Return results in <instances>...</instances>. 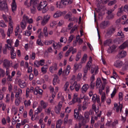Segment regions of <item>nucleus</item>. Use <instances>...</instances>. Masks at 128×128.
<instances>
[{
	"instance_id": "27",
	"label": "nucleus",
	"mask_w": 128,
	"mask_h": 128,
	"mask_svg": "<svg viewBox=\"0 0 128 128\" xmlns=\"http://www.w3.org/2000/svg\"><path fill=\"white\" fill-rule=\"evenodd\" d=\"M92 58L91 56H90L89 58V61L88 62L86 66V68H87L88 69H90L92 64Z\"/></svg>"
},
{
	"instance_id": "41",
	"label": "nucleus",
	"mask_w": 128,
	"mask_h": 128,
	"mask_svg": "<svg viewBox=\"0 0 128 128\" xmlns=\"http://www.w3.org/2000/svg\"><path fill=\"white\" fill-rule=\"evenodd\" d=\"M115 30V29L113 28H111L110 29V30H109V31L107 32L105 36L107 38V36L108 35L114 32Z\"/></svg>"
},
{
	"instance_id": "42",
	"label": "nucleus",
	"mask_w": 128,
	"mask_h": 128,
	"mask_svg": "<svg viewBox=\"0 0 128 128\" xmlns=\"http://www.w3.org/2000/svg\"><path fill=\"white\" fill-rule=\"evenodd\" d=\"M69 83L68 82H66L63 88L64 90L65 91L67 92L68 91V86Z\"/></svg>"
},
{
	"instance_id": "36",
	"label": "nucleus",
	"mask_w": 128,
	"mask_h": 128,
	"mask_svg": "<svg viewBox=\"0 0 128 128\" xmlns=\"http://www.w3.org/2000/svg\"><path fill=\"white\" fill-rule=\"evenodd\" d=\"M48 68V66L47 65L44 66L41 68L42 72L43 74H45L47 72V69Z\"/></svg>"
},
{
	"instance_id": "47",
	"label": "nucleus",
	"mask_w": 128,
	"mask_h": 128,
	"mask_svg": "<svg viewBox=\"0 0 128 128\" xmlns=\"http://www.w3.org/2000/svg\"><path fill=\"white\" fill-rule=\"evenodd\" d=\"M32 4V3H31V1L30 3L28 2L27 0H26L24 2V5L27 8H29L30 6H32L31 5Z\"/></svg>"
},
{
	"instance_id": "8",
	"label": "nucleus",
	"mask_w": 128,
	"mask_h": 128,
	"mask_svg": "<svg viewBox=\"0 0 128 128\" xmlns=\"http://www.w3.org/2000/svg\"><path fill=\"white\" fill-rule=\"evenodd\" d=\"M74 116L76 119L82 120L84 119V118L81 115H79L78 110L76 108L74 110Z\"/></svg>"
},
{
	"instance_id": "58",
	"label": "nucleus",
	"mask_w": 128,
	"mask_h": 128,
	"mask_svg": "<svg viewBox=\"0 0 128 128\" xmlns=\"http://www.w3.org/2000/svg\"><path fill=\"white\" fill-rule=\"evenodd\" d=\"M74 38V35H71L69 37L68 42V43H70L72 40Z\"/></svg>"
},
{
	"instance_id": "25",
	"label": "nucleus",
	"mask_w": 128,
	"mask_h": 128,
	"mask_svg": "<svg viewBox=\"0 0 128 128\" xmlns=\"http://www.w3.org/2000/svg\"><path fill=\"white\" fill-rule=\"evenodd\" d=\"M19 84L22 88H24L26 86V83L25 81L19 80L18 81Z\"/></svg>"
},
{
	"instance_id": "11",
	"label": "nucleus",
	"mask_w": 128,
	"mask_h": 128,
	"mask_svg": "<svg viewBox=\"0 0 128 128\" xmlns=\"http://www.w3.org/2000/svg\"><path fill=\"white\" fill-rule=\"evenodd\" d=\"M3 65L6 68L9 67L12 64V62L10 60H9L7 59H4L3 61Z\"/></svg>"
},
{
	"instance_id": "12",
	"label": "nucleus",
	"mask_w": 128,
	"mask_h": 128,
	"mask_svg": "<svg viewBox=\"0 0 128 128\" xmlns=\"http://www.w3.org/2000/svg\"><path fill=\"white\" fill-rule=\"evenodd\" d=\"M58 68L57 64L56 63H54L50 67L49 70L50 72L54 73L55 71L57 70Z\"/></svg>"
},
{
	"instance_id": "43",
	"label": "nucleus",
	"mask_w": 128,
	"mask_h": 128,
	"mask_svg": "<svg viewBox=\"0 0 128 128\" xmlns=\"http://www.w3.org/2000/svg\"><path fill=\"white\" fill-rule=\"evenodd\" d=\"M71 68L70 66L68 65L67 66L65 72V74L66 75H68L70 72V70Z\"/></svg>"
},
{
	"instance_id": "1",
	"label": "nucleus",
	"mask_w": 128,
	"mask_h": 128,
	"mask_svg": "<svg viewBox=\"0 0 128 128\" xmlns=\"http://www.w3.org/2000/svg\"><path fill=\"white\" fill-rule=\"evenodd\" d=\"M8 18V28L6 33L7 36L8 37H10V34L13 32L14 23L11 16H9Z\"/></svg>"
},
{
	"instance_id": "15",
	"label": "nucleus",
	"mask_w": 128,
	"mask_h": 128,
	"mask_svg": "<svg viewBox=\"0 0 128 128\" xmlns=\"http://www.w3.org/2000/svg\"><path fill=\"white\" fill-rule=\"evenodd\" d=\"M92 100L94 103H95L96 101L98 103H99L100 102L99 96L96 94H94L93 95Z\"/></svg>"
},
{
	"instance_id": "48",
	"label": "nucleus",
	"mask_w": 128,
	"mask_h": 128,
	"mask_svg": "<svg viewBox=\"0 0 128 128\" xmlns=\"http://www.w3.org/2000/svg\"><path fill=\"white\" fill-rule=\"evenodd\" d=\"M101 80L100 78L97 79L96 82V86L98 88L100 87V85L101 84Z\"/></svg>"
},
{
	"instance_id": "21",
	"label": "nucleus",
	"mask_w": 128,
	"mask_h": 128,
	"mask_svg": "<svg viewBox=\"0 0 128 128\" xmlns=\"http://www.w3.org/2000/svg\"><path fill=\"white\" fill-rule=\"evenodd\" d=\"M52 44H53L52 46L55 49H59L62 46L61 44L59 43H58L54 40Z\"/></svg>"
},
{
	"instance_id": "2",
	"label": "nucleus",
	"mask_w": 128,
	"mask_h": 128,
	"mask_svg": "<svg viewBox=\"0 0 128 128\" xmlns=\"http://www.w3.org/2000/svg\"><path fill=\"white\" fill-rule=\"evenodd\" d=\"M38 0H31V3H32L30 6V10L32 14H34L36 11V7L38 4Z\"/></svg>"
},
{
	"instance_id": "33",
	"label": "nucleus",
	"mask_w": 128,
	"mask_h": 128,
	"mask_svg": "<svg viewBox=\"0 0 128 128\" xmlns=\"http://www.w3.org/2000/svg\"><path fill=\"white\" fill-rule=\"evenodd\" d=\"M56 7L58 8H62L64 6L62 4V0L60 1H58L56 2Z\"/></svg>"
},
{
	"instance_id": "32",
	"label": "nucleus",
	"mask_w": 128,
	"mask_h": 128,
	"mask_svg": "<svg viewBox=\"0 0 128 128\" xmlns=\"http://www.w3.org/2000/svg\"><path fill=\"white\" fill-rule=\"evenodd\" d=\"M73 85L74 86L77 92L78 91L80 87V84L77 83L76 82H75L73 84Z\"/></svg>"
},
{
	"instance_id": "35",
	"label": "nucleus",
	"mask_w": 128,
	"mask_h": 128,
	"mask_svg": "<svg viewBox=\"0 0 128 128\" xmlns=\"http://www.w3.org/2000/svg\"><path fill=\"white\" fill-rule=\"evenodd\" d=\"M128 46V41H127L121 45L119 47L120 49H123Z\"/></svg>"
},
{
	"instance_id": "24",
	"label": "nucleus",
	"mask_w": 128,
	"mask_h": 128,
	"mask_svg": "<svg viewBox=\"0 0 128 128\" xmlns=\"http://www.w3.org/2000/svg\"><path fill=\"white\" fill-rule=\"evenodd\" d=\"M93 112V111L92 110H90L89 112V113L88 112H86L84 114V117L85 119L86 120H88L89 119V114H92Z\"/></svg>"
},
{
	"instance_id": "17",
	"label": "nucleus",
	"mask_w": 128,
	"mask_h": 128,
	"mask_svg": "<svg viewBox=\"0 0 128 128\" xmlns=\"http://www.w3.org/2000/svg\"><path fill=\"white\" fill-rule=\"evenodd\" d=\"M89 88V86L88 84H84L81 89V92L82 93H85Z\"/></svg>"
},
{
	"instance_id": "49",
	"label": "nucleus",
	"mask_w": 128,
	"mask_h": 128,
	"mask_svg": "<svg viewBox=\"0 0 128 128\" xmlns=\"http://www.w3.org/2000/svg\"><path fill=\"white\" fill-rule=\"evenodd\" d=\"M128 114V110L127 109H126L125 110V112L124 114L122 113V119L123 120H125V116H126Z\"/></svg>"
},
{
	"instance_id": "55",
	"label": "nucleus",
	"mask_w": 128,
	"mask_h": 128,
	"mask_svg": "<svg viewBox=\"0 0 128 128\" xmlns=\"http://www.w3.org/2000/svg\"><path fill=\"white\" fill-rule=\"evenodd\" d=\"M87 107V104L86 102L84 101L83 102V105L82 106V109L83 110H86Z\"/></svg>"
},
{
	"instance_id": "23",
	"label": "nucleus",
	"mask_w": 128,
	"mask_h": 128,
	"mask_svg": "<svg viewBox=\"0 0 128 128\" xmlns=\"http://www.w3.org/2000/svg\"><path fill=\"white\" fill-rule=\"evenodd\" d=\"M109 24V22L108 21H104L102 22L100 24V27L102 28H106L108 25Z\"/></svg>"
},
{
	"instance_id": "63",
	"label": "nucleus",
	"mask_w": 128,
	"mask_h": 128,
	"mask_svg": "<svg viewBox=\"0 0 128 128\" xmlns=\"http://www.w3.org/2000/svg\"><path fill=\"white\" fill-rule=\"evenodd\" d=\"M36 44L38 45L41 46H42L43 45V43L41 42V40L40 38H38L37 39L36 41Z\"/></svg>"
},
{
	"instance_id": "22",
	"label": "nucleus",
	"mask_w": 128,
	"mask_h": 128,
	"mask_svg": "<svg viewBox=\"0 0 128 128\" xmlns=\"http://www.w3.org/2000/svg\"><path fill=\"white\" fill-rule=\"evenodd\" d=\"M45 2H40V3H39V2H38V4L37 6V9L38 10L40 11L41 10H42V6H44V5L45 4Z\"/></svg>"
},
{
	"instance_id": "30",
	"label": "nucleus",
	"mask_w": 128,
	"mask_h": 128,
	"mask_svg": "<svg viewBox=\"0 0 128 128\" xmlns=\"http://www.w3.org/2000/svg\"><path fill=\"white\" fill-rule=\"evenodd\" d=\"M43 31L44 36L46 37H48V28L46 26H45L43 28Z\"/></svg>"
},
{
	"instance_id": "6",
	"label": "nucleus",
	"mask_w": 128,
	"mask_h": 128,
	"mask_svg": "<svg viewBox=\"0 0 128 128\" xmlns=\"http://www.w3.org/2000/svg\"><path fill=\"white\" fill-rule=\"evenodd\" d=\"M50 17V16L48 14L44 16L43 19L41 22V25L44 26L46 25L49 21Z\"/></svg>"
},
{
	"instance_id": "62",
	"label": "nucleus",
	"mask_w": 128,
	"mask_h": 128,
	"mask_svg": "<svg viewBox=\"0 0 128 128\" xmlns=\"http://www.w3.org/2000/svg\"><path fill=\"white\" fill-rule=\"evenodd\" d=\"M101 100L102 102H104L106 100V95L105 93H103L101 95Z\"/></svg>"
},
{
	"instance_id": "13",
	"label": "nucleus",
	"mask_w": 128,
	"mask_h": 128,
	"mask_svg": "<svg viewBox=\"0 0 128 128\" xmlns=\"http://www.w3.org/2000/svg\"><path fill=\"white\" fill-rule=\"evenodd\" d=\"M11 6L12 11L14 12L17 9V6L15 0H12V2L11 4Z\"/></svg>"
},
{
	"instance_id": "37",
	"label": "nucleus",
	"mask_w": 128,
	"mask_h": 128,
	"mask_svg": "<svg viewBox=\"0 0 128 128\" xmlns=\"http://www.w3.org/2000/svg\"><path fill=\"white\" fill-rule=\"evenodd\" d=\"M22 93V90L20 88H18V92H16L15 97L16 98H19L20 96H21Z\"/></svg>"
},
{
	"instance_id": "4",
	"label": "nucleus",
	"mask_w": 128,
	"mask_h": 128,
	"mask_svg": "<svg viewBox=\"0 0 128 128\" xmlns=\"http://www.w3.org/2000/svg\"><path fill=\"white\" fill-rule=\"evenodd\" d=\"M34 91V88L33 87H31L30 89L28 88H27L26 90V97L27 98L29 97L31 99L32 97L31 93H32Z\"/></svg>"
},
{
	"instance_id": "10",
	"label": "nucleus",
	"mask_w": 128,
	"mask_h": 128,
	"mask_svg": "<svg viewBox=\"0 0 128 128\" xmlns=\"http://www.w3.org/2000/svg\"><path fill=\"white\" fill-rule=\"evenodd\" d=\"M98 68L97 66L93 65L91 67V74L94 73L96 74L98 73Z\"/></svg>"
},
{
	"instance_id": "60",
	"label": "nucleus",
	"mask_w": 128,
	"mask_h": 128,
	"mask_svg": "<svg viewBox=\"0 0 128 128\" xmlns=\"http://www.w3.org/2000/svg\"><path fill=\"white\" fill-rule=\"evenodd\" d=\"M81 52H79L78 53L75 59L76 61H78L80 58L81 57Z\"/></svg>"
},
{
	"instance_id": "53",
	"label": "nucleus",
	"mask_w": 128,
	"mask_h": 128,
	"mask_svg": "<svg viewBox=\"0 0 128 128\" xmlns=\"http://www.w3.org/2000/svg\"><path fill=\"white\" fill-rule=\"evenodd\" d=\"M44 80L42 78L36 81V83L38 85H41L42 83L44 82Z\"/></svg>"
},
{
	"instance_id": "39",
	"label": "nucleus",
	"mask_w": 128,
	"mask_h": 128,
	"mask_svg": "<svg viewBox=\"0 0 128 128\" xmlns=\"http://www.w3.org/2000/svg\"><path fill=\"white\" fill-rule=\"evenodd\" d=\"M123 6H122L121 7L118 8V11L117 14V15L118 16H120L122 14L123 12Z\"/></svg>"
},
{
	"instance_id": "45",
	"label": "nucleus",
	"mask_w": 128,
	"mask_h": 128,
	"mask_svg": "<svg viewBox=\"0 0 128 128\" xmlns=\"http://www.w3.org/2000/svg\"><path fill=\"white\" fill-rule=\"evenodd\" d=\"M0 33L2 36V39H4L5 38L6 35L5 34L4 31L3 29L0 30Z\"/></svg>"
},
{
	"instance_id": "19",
	"label": "nucleus",
	"mask_w": 128,
	"mask_h": 128,
	"mask_svg": "<svg viewBox=\"0 0 128 128\" xmlns=\"http://www.w3.org/2000/svg\"><path fill=\"white\" fill-rule=\"evenodd\" d=\"M8 49H10V54L11 58L12 59H14L15 58L16 56V54L14 52V50L12 48L8 46Z\"/></svg>"
},
{
	"instance_id": "16",
	"label": "nucleus",
	"mask_w": 128,
	"mask_h": 128,
	"mask_svg": "<svg viewBox=\"0 0 128 128\" xmlns=\"http://www.w3.org/2000/svg\"><path fill=\"white\" fill-rule=\"evenodd\" d=\"M126 55V52L122 50L120 52L117 54V56L119 58H122L125 57Z\"/></svg>"
},
{
	"instance_id": "28",
	"label": "nucleus",
	"mask_w": 128,
	"mask_h": 128,
	"mask_svg": "<svg viewBox=\"0 0 128 128\" xmlns=\"http://www.w3.org/2000/svg\"><path fill=\"white\" fill-rule=\"evenodd\" d=\"M35 90L36 92V93L35 94V91L34 92V93L36 95L38 94L40 95H41L42 94V92H43V90L42 89H39V88L38 87L36 88L35 89Z\"/></svg>"
},
{
	"instance_id": "56",
	"label": "nucleus",
	"mask_w": 128,
	"mask_h": 128,
	"mask_svg": "<svg viewBox=\"0 0 128 128\" xmlns=\"http://www.w3.org/2000/svg\"><path fill=\"white\" fill-rule=\"evenodd\" d=\"M20 29V27L19 25H18L16 26L15 30V35L16 36L18 34V32L19 31V30Z\"/></svg>"
},
{
	"instance_id": "52",
	"label": "nucleus",
	"mask_w": 128,
	"mask_h": 128,
	"mask_svg": "<svg viewBox=\"0 0 128 128\" xmlns=\"http://www.w3.org/2000/svg\"><path fill=\"white\" fill-rule=\"evenodd\" d=\"M20 26L22 29H25L26 24V23L25 22H23V21L21 22L20 23Z\"/></svg>"
},
{
	"instance_id": "46",
	"label": "nucleus",
	"mask_w": 128,
	"mask_h": 128,
	"mask_svg": "<svg viewBox=\"0 0 128 128\" xmlns=\"http://www.w3.org/2000/svg\"><path fill=\"white\" fill-rule=\"evenodd\" d=\"M24 35L26 36H29L31 34L32 32L30 30H26L24 32Z\"/></svg>"
},
{
	"instance_id": "3",
	"label": "nucleus",
	"mask_w": 128,
	"mask_h": 128,
	"mask_svg": "<svg viewBox=\"0 0 128 128\" xmlns=\"http://www.w3.org/2000/svg\"><path fill=\"white\" fill-rule=\"evenodd\" d=\"M0 10L5 12L8 11V8L6 1L4 0H0Z\"/></svg>"
},
{
	"instance_id": "5",
	"label": "nucleus",
	"mask_w": 128,
	"mask_h": 128,
	"mask_svg": "<svg viewBox=\"0 0 128 128\" xmlns=\"http://www.w3.org/2000/svg\"><path fill=\"white\" fill-rule=\"evenodd\" d=\"M96 5L98 8L96 9V11L100 13L101 14H104V12L103 10L100 8L102 3V0H96Z\"/></svg>"
},
{
	"instance_id": "38",
	"label": "nucleus",
	"mask_w": 128,
	"mask_h": 128,
	"mask_svg": "<svg viewBox=\"0 0 128 128\" xmlns=\"http://www.w3.org/2000/svg\"><path fill=\"white\" fill-rule=\"evenodd\" d=\"M112 40L111 39H108L104 42V46H110L112 43Z\"/></svg>"
},
{
	"instance_id": "61",
	"label": "nucleus",
	"mask_w": 128,
	"mask_h": 128,
	"mask_svg": "<svg viewBox=\"0 0 128 128\" xmlns=\"http://www.w3.org/2000/svg\"><path fill=\"white\" fill-rule=\"evenodd\" d=\"M72 49V47H70L68 50L66 52L65 55L66 56H68L70 54V53L71 52V50Z\"/></svg>"
},
{
	"instance_id": "31",
	"label": "nucleus",
	"mask_w": 128,
	"mask_h": 128,
	"mask_svg": "<svg viewBox=\"0 0 128 128\" xmlns=\"http://www.w3.org/2000/svg\"><path fill=\"white\" fill-rule=\"evenodd\" d=\"M62 14V12L60 11H58L56 12L54 15V18H56L61 16Z\"/></svg>"
},
{
	"instance_id": "20",
	"label": "nucleus",
	"mask_w": 128,
	"mask_h": 128,
	"mask_svg": "<svg viewBox=\"0 0 128 128\" xmlns=\"http://www.w3.org/2000/svg\"><path fill=\"white\" fill-rule=\"evenodd\" d=\"M116 47L114 45H112L110 46L108 48L107 51V52L109 54L112 53L115 51Z\"/></svg>"
},
{
	"instance_id": "40",
	"label": "nucleus",
	"mask_w": 128,
	"mask_h": 128,
	"mask_svg": "<svg viewBox=\"0 0 128 128\" xmlns=\"http://www.w3.org/2000/svg\"><path fill=\"white\" fill-rule=\"evenodd\" d=\"M105 88V86L103 84H102L101 87H99V93L101 95L102 94L104 93L102 91L103 90H104Z\"/></svg>"
},
{
	"instance_id": "29",
	"label": "nucleus",
	"mask_w": 128,
	"mask_h": 128,
	"mask_svg": "<svg viewBox=\"0 0 128 128\" xmlns=\"http://www.w3.org/2000/svg\"><path fill=\"white\" fill-rule=\"evenodd\" d=\"M87 58V54H84L80 62L82 64L85 63L86 62Z\"/></svg>"
},
{
	"instance_id": "18",
	"label": "nucleus",
	"mask_w": 128,
	"mask_h": 128,
	"mask_svg": "<svg viewBox=\"0 0 128 128\" xmlns=\"http://www.w3.org/2000/svg\"><path fill=\"white\" fill-rule=\"evenodd\" d=\"M82 64L80 62L78 64L77 63H76L74 66V70L76 71L77 70L81 69L82 67Z\"/></svg>"
},
{
	"instance_id": "26",
	"label": "nucleus",
	"mask_w": 128,
	"mask_h": 128,
	"mask_svg": "<svg viewBox=\"0 0 128 128\" xmlns=\"http://www.w3.org/2000/svg\"><path fill=\"white\" fill-rule=\"evenodd\" d=\"M40 105L42 108L45 109L48 106V104L47 102H46L43 100H42L40 102Z\"/></svg>"
},
{
	"instance_id": "57",
	"label": "nucleus",
	"mask_w": 128,
	"mask_h": 128,
	"mask_svg": "<svg viewBox=\"0 0 128 128\" xmlns=\"http://www.w3.org/2000/svg\"><path fill=\"white\" fill-rule=\"evenodd\" d=\"M67 41V39L66 37H61L60 39V42H64V43H66Z\"/></svg>"
},
{
	"instance_id": "59",
	"label": "nucleus",
	"mask_w": 128,
	"mask_h": 128,
	"mask_svg": "<svg viewBox=\"0 0 128 128\" xmlns=\"http://www.w3.org/2000/svg\"><path fill=\"white\" fill-rule=\"evenodd\" d=\"M128 69V62H126L125 65L123 66L122 68V70L124 71Z\"/></svg>"
},
{
	"instance_id": "50",
	"label": "nucleus",
	"mask_w": 128,
	"mask_h": 128,
	"mask_svg": "<svg viewBox=\"0 0 128 128\" xmlns=\"http://www.w3.org/2000/svg\"><path fill=\"white\" fill-rule=\"evenodd\" d=\"M24 104L25 107L27 108L30 106L31 102L30 100H26L24 101Z\"/></svg>"
},
{
	"instance_id": "9",
	"label": "nucleus",
	"mask_w": 128,
	"mask_h": 128,
	"mask_svg": "<svg viewBox=\"0 0 128 128\" xmlns=\"http://www.w3.org/2000/svg\"><path fill=\"white\" fill-rule=\"evenodd\" d=\"M62 106V102H60L58 104L57 106H56L54 110L55 112L57 114L60 113L61 108Z\"/></svg>"
},
{
	"instance_id": "51",
	"label": "nucleus",
	"mask_w": 128,
	"mask_h": 128,
	"mask_svg": "<svg viewBox=\"0 0 128 128\" xmlns=\"http://www.w3.org/2000/svg\"><path fill=\"white\" fill-rule=\"evenodd\" d=\"M58 76H54L53 80V84L54 85H55L56 83L57 82L58 83Z\"/></svg>"
},
{
	"instance_id": "44",
	"label": "nucleus",
	"mask_w": 128,
	"mask_h": 128,
	"mask_svg": "<svg viewBox=\"0 0 128 128\" xmlns=\"http://www.w3.org/2000/svg\"><path fill=\"white\" fill-rule=\"evenodd\" d=\"M42 110V108L40 106L38 107L37 109L35 110V114H38V113H40Z\"/></svg>"
},
{
	"instance_id": "34",
	"label": "nucleus",
	"mask_w": 128,
	"mask_h": 128,
	"mask_svg": "<svg viewBox=\"0 0 128 128\" xmlns=\"http://www.w3.org/2000/svg\"><path fill=\"white\" fill-rule=\"evenodd\" d=\"M49 89L50 91L52 94V96L53 98H54L55 96V92L54 91V88L52 86H50L49 87Z\"/></svg>"
},
{
	"instance_id": "64",
	"label": "nucleus",
	"mask_w": 128,
	"mask_h": 128,
	"mask_svg": "<svg viewBox=\"0 0 128 128\" xmlns=\"http://www.w3.org/2000/svg\"><path fill=\"white\" fill-rule=\"evenodd\" d=\"M0 26L2 27L5 28L7 26V25L4 23L3 20H2L0 22Z\"/></svg>"
},
{
	"instance_id": "7",
	"label": "nucleus",
	"mask_w": 128,
	"mask_h": 128,
	"mask_svg": "<svg viewBox=\"0 0 128 128\" xmlns=\"http://www.w3.org/2000/svg\"><path fill=\"white\" fill-rule=\"evenodd\" d=\"M123 106L122 104H119L115 103L114 104V106L113 109L115 110H116L117 112H118L120 111L121 113L122 112V108Z\"/></svg>"
},
{
	"instance_id": "54",
	"label": "nucleus",
	"mask_w": 128,
	"mask_h": 128,
	"mask_svg": "<svg viewBox=\"0 0 128 128\" xmlns=\"http://www.w3.org/2000/svg\"><path fill=\"white\" fill-rule=\"evenodd\" d=\"M44 5H45L44 6L42 10V12L43 13H45L48 10V8L47 6V5L46 4Z\"/></svg>"
},
{
	"instance_id": "14",
	"label": "nucleus",
	"mask_w": 128,
	"mask_h": 128,
	"mask_svg": "<svg viewBox=\"0 0 128 128\" xmlns=\"http://www.w3.org/2000/svg\"><path fill=\"white\" fill-rule=\"evenodd\" d=\"M124 64L123 62L120 60H117L114 63V66L117 68H120Z\"/></svg>"
}]
</instances>
